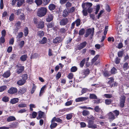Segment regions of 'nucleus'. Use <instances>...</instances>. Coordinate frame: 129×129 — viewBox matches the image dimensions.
<instances>
[{
    "label": "nucleus",
    "instance_id": "obj_55",
    "mask_svg": "<svg viewBox=\"0 0 129 129\" xmlns=\"http://www.w3.org/2000/svg\"><path fill=\"white\" fill-rule=\"evenodd\" d=\"M7 88L6 86H3L0 87V92L4 90Z\"/></svg>",
    "mask_w": 129,
    "mask_h": 129
},
{
    "label": "nucleus",
    "instance_id": "obj_13",
    "mask_svg": "<svg viewBox=\"0 0 129 129\" xmlns=\"http://www.w3.org/2000/svg\"><path fill=\"white\" fill-rule=\"evenodd\" d=\"M48 15L47 18L46 19V20L47 22H50L52 21L53 18V16L51 14H49Z\"/></svg>",
    "mask_w": 129,
    "mask_h": 129
},
{
    "label": "nucleus",
    "instance_id": "obj_31",
    "mask_svg": "<svg viewBox=\"0 0 129 129\" xmlns=\"http://www.w3.org/2000/svg\"><path fill=\"white\" fill-rule=\"evenodd\" d=\"M74 22L77 26H78L80 25L81 20L80 19H78Z\"/></svg>",
    "mask_w": 129,
    "mask_h": 129
},
{
    "label": "nucleus",
    "instance_id": "obj_26",
    "mask_svg": "<svg viewBox=\"0 0 129 129\" xmlns=\"http://www.w3.org/2000/svg\"><path fill=\"white\" fill-rule=\"evenodd\" d=\"M37 35L40 38H41L44 36V33L43 31H39L38 32Z\"/></svg>",
    "mask_w": 129,
    "mask_h": 129
},
{
    "label": "nucleus",
    "instance_id": "obj_52",
    "mask_svg": "<svg viewBox=\"0 0 129 129\" xmlns=\"http://www.w3.org/2000/svg\"><path fill=\"white\" fill-rule=\"evenodd\" d=\"M6 30L4 29L1 31L2 37L4 38L6 35Z\"/></svg>",
    "mask_w": 129,
    "mask_h": 129
},
{
    "label": "nucleus",
    "instance_id": "obj_23",
    "mask_svg": "<svg viewBox=\"0 0 129 129\" xmlns=\"http://www.w3.org/2000/svg\"><path fill=\"white\" fill-rule=\"evenodd\" d=\"M56 121L58 122H62L61 120L59 118H56L55 117H54L53 118L52 120V122Z\"/></svg>",
    "mask_w": 129,
    "mask_h": 129
},
{
    "label": "nucleus",
    "instance_id": "obj_34",
    "mask_svg": "<svg viewBox=\"0 0 129 129\" xmlns=\"http://www.w3.org/2000/svg\"><path fill=\"white\" fill-rule=\"evenodd\" d=\"M33 87L31 91V94H33L36 88V86L33 83Z\"/></svg>",
    "mask_w": 129,
    "mask_h": 129
},
{
    "label": "nucleus",
    "instance_id": "obj_38",
    "mask_svg": "<svg viewBox=\"0 0 129 129\" xmlns=\"http://www.w3.org/2000/svg\"><path fill=\"white\" fill-rule=\"evenodd\" d=\"M89 90L87 88H83L82 89L81 92L82 94H83L87 92H89Z\"/></svg>",
    "mask_w": 129,
    "mask_h": 129
},
{
    "label": "nucleus",
    "instance_id": "obj_15",
    "mask_svg": "<svg viewBox=\"0 0 129 129\" xmlns=\"http://www.w3.org/2000/svg\"><path fill=\"white\" fill-rule=\"evenodd\" d=\"M50 11L54 10L56 8V6L55 5L51 4H49L48 7Z\"/></svg>",
    "mask_w": 129,
    "mask_h": 129
},
{
    "label": "nucleus",
    "instance_id": "obj_39",
    "mask_svg": "<svg viewBox=\"0 0 129 129\" xmlns=\"http://www.w3.org/2000/svg\"><path fill=\"white\" fill-rule=\"evenodd\" d=\"M85 59L84 58L81 61L80 64V66L82 68L83 67L85 63Z\"/></svg>",
    "mask_w": 129,
    "mask_h": 129
},
{
    "label": "nucleus",
    "instance_id": "obj_48",
    "mask_svg": "<svg viewBox=\"0 0 129 129\" xmlns=\"http://www.w3.org/2000/svg\"><path fill=\"white\" fill-rule=\"evenodd\" d=\"M16 56V55L15 54H13L10 57V61L13 60Z\"/></svg>",
    "mask_w": 129,
    "mask_h": 129
},
{
    "label": "nucleus",
    "instance_id": "obj_32",
    "mask_svg": "<svg viewBox=\"0 0 129 129\" xmlns=\"http://www.w3.org/2000/svg\"><path fill=\"white\" fill-rule=\"evenodd\" d=\"M128 63L127 62H125L123 65V68L124 70H126L128 68Z\"/></svg>",
    "mask_w": 129,
    "mask_h": 129
},
{
    "label": "nucleus",
    "instance_id": "obj_8",
    "mask_svg": "<svg viewBox=\"0 0 129 129\" xmlns=\"http://www.w3.org/2000/svg\"><path fill=\"white\" fill-rule=\"evenodd\" d=\"M108 119L110 121H112L115 118V116L111 112H109L108 114Z\"/></svg>",
    "mask_w": 129,
    "mask_h": 129
},
{
    "label": "nucleus",
    "instance_id": "obj_12",
    "mask_svg": "<svg viewBox=\"0 0 129 129\" xmlns=\"http://www.w3.org/2000/svg\"><path fill=\"white\" fill-rule=\"evenodd\" d=\"M44 22L43 21H40L38 23L37 25V28H38L42 29L44 27Z\"/></svg>",
    "mask_w": 129,
    "mask_h": 129
},
{
    "label": "nucleus",
    "instance_id": "obj_40",
    "mask_svg": "<svg viewBox=\"0 0 129 129\" xmlns=\"http://www.w3.org/2000/svg\"><path fill=\"white\" fill-rule=\"evenodd\" d=\"M44 115V113L42 112L41 111H39V119L42 118V116Z\"/></svg>",
    "mask_w": 129,
    "mask_h": 129
},
{
    "label": "nucleus",
    "instance_id": "obj_51",
    "mask_svg": "<svg viewBox=\"0 0 129 129\" xmlns=\"http://www.w3.org/2000/svg\"><path fill=\"white\" fill-rule=\"evenodd\" d=\"M77 70V67H76L74 66L72 67L71 69V71L72 72H76Z\"/></svg>",
    "mask_w": 129,
    "mask_h": 129
},
{
    "label": "nucleus",
    "instance_id": "obj_44",
    "mask_svg": "<svg viewBox=\"0 0 129 129\" xmlns=\"http://www.w3.org/2000/svg\"><path fill=\"white\" fill-rule=\"evenodd\" d=\"M38 56L39 55L37 53H35L34 54L31 55L30 57V58L32 59L38 57Z\"/></svg>",
    "mask_w": 129,
    "mask_h": 129
},
{
    "label": "nucleus",
    "instance_id": "obj_54",
    "mask_svg": "<svg viewBox=\"0 0 129 129\" xmlns=\"http://www.w3.org/2000/svg\"><path fill=\"white\" fill-rule=\"evenodd\" d=\"M116 71V69L114 67H113L111 69V73L112 74H115Z\"/></svg>",
    "mask_w": 129,
    "mask_h": 129
},
{
    "label": "nucleus",
    "instance_id": "obj_5",
    "mask_svg": "<svg viewBox=\"0 0 129 129\" xmlns=\"http://www.w3.org/2000/svg\"><path fill=\"white\" fill-rule=\"evenodd\" d=\"M94 121L92 120H89L88 122L87 126L89 128H97V125L94 124Z\"/></svg>",
    "mask_w": 129,
    "mask_h": 129
},
{
    "label": "nucleus",
    "instance_id": "obj_36",
    "mask_svg": "<svg viewBox=\"0 0 129 129\" xmlns=\"http://www.w3.org/2000/svg\"><path fill=\"white\" fill-rule=\"evenodd\" d=\"M35 2L37 6L40 5L42 3V0H35Z\"/></svg>",
    "mask_w": 129,
    "mask_h": 129
},
{
    "label": "nucleus",
    "instance_id": "obj_29",
    "mask_svg": "<svg viewBox=\"0 0 129 129\" xmlns=\"http://www.w3.org/2000/svg\"><path fill=\"white\" fill-rule=\"evenodd\" d=\"M92 6V4L90 3H86V7L85 8H87V10L90 8Z\"/></svg>",
    "mask_w": 129,
    "mask_h": 129
},
{
    "label": "nucleus",
    "instance_id": "obj_21",
    "mask_svg": "<svg viewBox=\"0 0 129 129\" xmlns=\"http://www.w3.org/2000/svg\"><path fill=\"white\" fill-rule=\"evenodd\" d=\"M10 73L9 71H7L3 75V76L5 78H8L9 77L10 75Z\"/></svg>",
    "mask_w": 129,
    "mask_h": 129
},
{
    "label": "nucleus",
    "instance_id": "obj_16",
    "mask_svg": "<svg viewBox=\"0 0 129 129\" xmlns=\"http://www.w3.org/2000/svg\"><path fill=\"white\" fill-rule=\"evenodd\" d=\"M19 100L18 98H14L11 100L10 102L12 104H14L18 103Z\"/></svg>",
    "mask_w": 129,
    "mask_h": 129
},
{
    "label": "nucleus",
    "instance_id": "obj_18",
    "mask_svg": "<svg viewBox=\"0 0 129 129\" xmlns=\"http://www.w3.org/2000/svg\"><path fill=\"white\" fill-rule=\"evenodd\" d=\"M108 79L110 80L108 82V83L110 85L111 87H112L113 85L114 79L112 77H111Z\"/></svg>",
    "mask_w": 129,
    "mask_h": 129
},
{
    "label": "nucleus",
    "instance_id": "obj_14",
    "mask_svg": "<svg viewBox=\"0 0 129 129\" xmlns=\"http://www.w3.org/2000/svg\"><path fill=\"white\" fill-rule=\"evenodd\" d=\"M61 40V39L60 37H57L53 40V42L55 44H57L60 42Z\"/></svg>",
    "mask_w": 129,
    "mask_h": 129
},
{
    "label": "nucleus",
    "instance_id": "obj_9",
    "mask_svg": "<svg viewBox=\"0 0 129 129\" xmlns=\"http://www.w3.org/2000/svg\"><path fill=\"white\" fill-rule=\"evenodd\" d=\"M17 91V89L16 88L12 87L10 88L8 91V92L9 93L12 94L16 93Z\"/></svg>",
    "mask_w": 129,
    "mask_h": 129
},
{
    "label": "nucleus",
    "instance_id": "obj_58",
    "mask_svg": "<svg viewBox=\"0 0 129 129\" xmlns=\"http://www.w3.org/2000/svg\"><path fill=\"white\" fill-rule=\"evenodd\" d=\"M72 114H67V115L66 118L68 120L70 119L72 117Z\"/></svg>",
    "mask_w": 129,
    "mask_h": 129
},
{
    "label": "nucleus",
    "instance_id": "obj_22",
    "mask_svg": "<svg viewBox=\"0 0 129 129\" xmlns=\"http://www.w3.org/2000/svg\"><path fill=\"white\" fill-rule=\"evenodd\" d=\"M89 73L90 70L88 69H87L83 70V73L85 76L88 75Z\"/></svg>",
    "mask_w": 129,
    "mask_h": 129
},
{
    "label": "nucleus",
    "instance_id": "obj_59",
    "mask_svg": "<svg viewBox=\"0 0 129 129\" xmlns=\"http://www.w3.org/2000/svg\"><path fill=\"white\" fill-rule=\"evenodd\" d=\"M111 100L110 99H106L105 100V103L106 104L109 105L111 102Z\"/></svg>",
    "mask_w": 129,
    "mask_h": 129
},
{
    "label": "nucleus",
    "instance_id": "obj_35",
    "mask_svg": "<svg viewBox=\"0 0 129 129\" xmlns=\"http://www.w3.org/2000/svg\"><path fill=\"white\" fill-rule=\"evenodd\" d=\"M18 124L17 122H15L10 125L11 127L12 128H16L17 127Z\"/></svg>",
    "mask_w": 129,
    "mask_h": 129
},
{
    "label": "nucleus",
    "instance_id": "obj_19",
    "mask_svg": "<svg viewBox=\"0 0 129 129\" xmlns=\"http://www.w3.org/2000/svg\"><path fill=\"white\" fill-rule=\"evenodd\" d=\"M51 123L50 126V128L51 129L54 128L57 125V124L56 123L54 122L53 121L52 122V120H51Z\"/></svg>",
    "mask_w": 129,
    "mask_h": 129
},
{
    "label": "nucleus",
    "instance_id": "obj_43",
    "mask_svg": "<svg viewBox=\"0 0 129 129\" xmlns=\"http://www.w3.org/2000/svg\"><path fill=\"white\" fill-rule=\"evenodd\" d=\"M99 55H97L95 56L93 58L92 60V63H93L94 62L96 61L98 59L99 57Z\"/></svg>",
    "mask_w": 129,
    "mask_h": 129
},
{
    "label": "nucleus",
    "instance_id": "obj_61",
    "mask_svg": "<svg viewBox=\"0 0 129 129\" xmlns=\"http://www.w3.org/2000/svg\"><path fill=\"white\" fill-rule=\"evenodd\" d=\"M50 0H44L43 2V4L45 5H47L50 2Z\"/></svg>",
    "mask_w": 129,
    "mask_h": 129
},
{
    "label": "nucleus",
    "instance_id": "obj_64",
    "mask_svg": "<svg viewBox=\"0 0 129 129\" xmlns=\"http://www.w3.org/2000/svg\"><path fill=\"white\" fill-rule=\"evenodd\" d=\"M22 10L21 9H19L17 10L16 12L17 15H19L21 14Z\"/></svg>",
    "mask_w": 129,
    "mask_h": 129
},
{
    "label": "nucleus",
    "instance_id": "obj_60",
    "mask_svg": "<svg viewBox=\"0 0 129 129\" xmlns=\"http://www.w3.org/2000/svg\"><path fill=\"white\" fill-rule=\"evenodd\" d=\"M123 47V45L122 43H119L117 46V48L119 49L122 48Z\"/></svg>",
    "mask_w": 129,
    "mask_h": 129
},
{
    "label": "nucleus",
    "instance_id": "obj_2",
    "mask_svg": "<svg viewBox=\"0 0 129 129\" xmlns=\"http://www.w3.org/2000/svg\"><path fill=\"white\" fill-rule=\"evenodd\" d=\"M27 78V75L24 74L22 76V78L21 79L19 80L17 82V84L18 85L21 86L23 85L25 82Z\"/></svg>",
    "mask_w": 129,
    "mask_h": 129
},
{
    "label": "nucleus",
    "instance_id": "obj_53",
    "mask_svg": "<svg viewBox=\"0 0 129 129\" xmlns=\"http://www.w3.org/2000/svg\"><path fill=\"white\" fill-rule=\"evenodd\" d=\"M2 100L3 101L5 102H8L9 100V98L7 96H4L2 98Z\"/></svg>",
    "mask_w": 129,
    "mask_h": 129
},
{
    "label": "nucleus",
    "instance_id": "obj_28",
    "mask_svg": "<svg viewBox=\"0 0 129 129\" xmlns=\"http://www.w3.org/2000/svg\"><path fill=\"white\" fill-rule=\"evenodd\" d=\"M89 114V111L87 110H84L82 112V115L84 116L88 115Z\"/></svg>",
    "mask_w": 129,
    "mask_h": 129
},
{
    "label": "nucleus",
    "instance_id": "obj_47",
    "mask_svg": "<svg viewBox=\"0 0 129 129\" xmlns=\"http://www.w3.org/2000/svg\"><path fill=\"white\" fill-rule=\"evenodd\" d=\"M23 35V33L22 32H20L18 33V35L17 36V38L18 39L21 38L22 37Z\"/></svg>",
    "mask_w": 129,
    "mask_h": 129
},
{
    "label": "nucleus",
    "instance_id": "obj_4",
    "mask_svg": "<svg viewBox=\"0 0 129 129\" xmlns=\"http://www.w3.org/2000/svg\"><path fill=\"white\" fill-rule=\"evenodd\" d=\"M94 28H89L86 30V31L85 35V37H87L89 35H90L91 37H92L94 33Z\"/></svg>",
    "mask_w": 129,
    "mask_h": 129
},
{
    "label": "nucleus",
    "instance_id": "obj_33",
    "mask_svg": "<svg viewBox=\"0 0 129 129\" xmlns=\"http://www.w3.org/2000/svg\"><path fill=\"white\" fill-rule=\"evenodd\" d=\"M69 13L68 11L66 10H65L63 12L62 14V16L64 17L67 16L69 14Z\"/></svg>",
    "mask_w": 129,
    "mask_h": 129
},
{
    "label": "nucleus",
    "instance_id": "obj_24",
    "mask_svg": "<svg viewBox=\"0 0 129 129\" xmlns=\"http://www.w3.org/2000/svg\"><path fill=\"white\" fill-rule=\"evenodd\" d=\"M24 70V67L21 66L19 67V69L17 71V73L19 74L21 73Z\"/></svg>",
    "mask_w": 129,
    "mask_h": 129
},
{
    "label": "nucleus",
    "instance_id": "obj_7",
    "mask_svg": "<svg viewBox=\"0 0 129 129\" xmlns=\"http://www.w3.org/2000/svg\"><path fill=\"white\" fill-rule=\"evenodd\" d=\"M68 22V20L67 18H64L60 20L59 24L61 26H64L67 24Z\"/></svg>",
    "mask_w": 129,
    "mask_h": 129
},
{
    "label": "nucleus",
    "instance_id": "obj_11",
    "mask_svg": "<svg viewBox=\"0 0 129 129\" xmlns=\"http://www.w3.org/2000/svg\"><path fill=\"white\" fill-rule=\"evenodd\" d=\"M86 44L87 43L86 41L84 42L81 43L78 45L77 48L79 50H80L82 49L85 46Z\"/></svg>",
    "mask_w": 129,
    "mask_h": 129
},
{
    "label": "nucleus",
    "instance_id": "obj_27",
    "mask_svg": "<svg viewBox=\"0 0 129 129\" xmlns=\"http://www.w3.org/2000/svg\"><path fill=\"white\" fill-rule=\"evenodd\" d=\"M26 89L25 88H23L20 89L19 91V92L22 94L26 92Z\"/></svg>",
    "mask_w": 129,
    "mask_h": 129
},
{
    "label": "nucleus",
    "instance_id": "obj_63",
    "mask_svg": "<svg viewBox=\"0 0 129 129\" xmlns=\"http://www.w3.org/2000/svg\"><path fill=\"white\" fill-rule=\"evenodd\" d=\"M5 41L4 38L1 37L0 38V44L2 43H3Z\"/></svg>",
    "mask_w": 129,
    "mask_h": 129
},
{
    "label": "nucleus",
    "instance_id": "obj_42",
    "mask_svg": "<svg viewBox=\"0 0 129 129\" xmlns=\"http://www.w3.org/2000/svg\"><path fill=\"white\" fill-rule=\"evenodd\" d=\"M87 10V8H85V9H83L82 11V12L83 15L85 16L87 15L88 14Z\"/></svg>",
    "mask_w": 129,
    "mask_h": 129
},
{
    "label": "nucleus",
    "instance_id": "obj_3",
    "mask_svg": "<svg viewBox=\"0 0 129 129\" xmlns=\"http://www.w3.org/2000/svg\"><path fill=\"white\" fill-rule=\"evenodd\" d=\"M25 0H12V5L14 6L16 1L17 2V5L18 7L21 6L24 2Z\"/></svg>",
    "mask_w": 129,
    "mask_h": 129
},
{
    "label": "nucleus",
    "instance_id": "obj_57",
    "mask_svg": "<svg viewBox=\"0 0 129 129\" xmlns=\"http://www.w3.org/2000/svg\"><path fill=\"white\" fill-rule=\"evenodd\" d=\"M104 96L108 98H110L112 97V95L109 94H105L104 95Z\"/></svg>",
    "mask_w": 129,
    "mask_h": 129
},
{
    "label": "nucleus",
    "instance_id": "obj_1",
    "mask_svg": "<svg viewBox=\"0 0 129 129\" xmlns=\"http://www.w3.org/2000/svg\"><path fill=\"white\" fill-rule=\"evenodd\" d=\"M47 11L46 8L41 7L39 8L37 12V15L39 17L44 16L46 14Z\"/></svg>",
    "mask_w": 129,
    "mask_h": 129
},
{
    "label": "nucleus",
    "instance_id": "obj_10",
    "mask_svg": "<svg viewBox=\"0 0 129 129\" xmlns=\"http://www.w3.org/2000/svg\"><path fill=\"white\" fill-rule=\"evenodd\" d=\"M88 99V97H82L78 98L75 99L76 102H81L86 101Z\"/></svg>",
    "mask_w": 129,
    "mask_h": 129
},
{
    "label": "nucleus",
    "instance_id": "obj_50",
    "mask_svg": "<svg viewBox=\"0 0 129 129\" xmlns=\"http://www.w3.org/2000/svg\"><path fill=\"white\" fill-rule=\"evenodd\" d=\"M14 17V15L13 13L11 14L9 17V20L11 21H12L13 20Z\"/></svg>",
    "mask_w": 129,
    "mask_h": 129
},
{
    "label": "nucleus",
    "instance_id": "obj_37",
    "mask_svg": "<svg viewBox=\"0 0 129 129\" xmlns=\"http://www.w3.org/2000/svg\"><path fill=\"white\" fill-rule=\"evenodd\" d=\"M45 87L46 86L44 85L41 88L39 95L40 96H41L42 94V93L44 92V90L45 88Z\"/></svg>",
    "mask_w": 129,
    "mask_h": 129
},
{
    "label": "nucleus",
    "instance_id": "obj_6",
    "mask_svg": "<svg viewBox=\"0 0 129 129\" xmlns=\"http://www.w3.org/2000/svg\"><path fill=\"white\" fill-rule=\"evenodd\" d=\"M126 97L124 95H122L120 98V107L122 108L124 105V103L125 101Z\"/></svg>",
    "mask_w": 129,
    "mask_h": 129
},
{
    "label": "nucleus",
    "instance_id": "obj_20",
    "mask_svg": "<svg viewBox=\"0 0 129 129\" xmlns=\"http://www.w3.org/2000/svg\"><path fill=\"white\" fill-rule=\"evenodd\" d=\"M47 39L46 37H44L42 40L39 41V43L41 44H44L47 42Z\"/></svg>",
    "mask_w": 129,
    "mask_h": 129
},
{
    "label": "nucleus",
    "instance_id": "obj_56",
    "mask_svg": "<svg viewBox=\"0 0 129 129\" xmlns=\"http://www.w3.org/2000/svg\"><path fill=\"white\" fill-rule=\"evenodd\" d=\"M18 106L20 108L24 107L26 106V104H25L21 103L19 104Z\"/></svg>",
    "mask_w": 129,
    "mask_h": 129
},
{
    "label": "nucleus",
    "instance_id": "obj_46",
    "mask_svg": "<svg viewBox=\"0 0 129 129\" xmlns=\"http://www.w3.org/2000/svg\"><path fill=\"white\" fill-rule=\"evenodd\" d=\"M54 24L52 22L49 23L47 25V26L48 28H52L54 26Z\"/></svg>",
    "mask_w": 129,
    "mask_h": 129
},
{
    "label": "nucleus",
    "instance_id": "obj_62",
    "mask_svg": "<svg viewBox=\"0 0 129 129\" xmlns=\"http://www.w3.org/2000/svg\"><path fill=\"white\" fill-rule=\"evenodd\" d=\"M72 4L69 2H67L65 5L67 8H69L71 7L72 6Z\"/></svg>",
    "mask_w": 129,
    "mask_h": 129
},
{
    "label": "nucleus",
    "instance_id": "obj_17",
    "mask_svg": "<svg viewBox=\"0 0 129 129\" xmlns=\"http://www.w3.org/2000/svg\"><path fill=\"white\" fill-rule=\"evenodd\" d=\"M16 120L14 116H10L8 117L7 119V121L8 122L15 120Z\"/></svg>",
    "mask_w": 129,
    "mask_h": 129
},
{
    "label": "nucleus",
    "instance_id": "obj_30",
    "mask_svg": "<svg viewBox=\"0 0 129 129\" xmlns=\"http://www.w3.org/2000/svg\"><path fill=\"white\" fill-rule=\"evenodd\" d=\"M89 98L91 99H97V97L95 94H90Z\"/></svg>",
    "mask_w": 129,
    "mask_h": 129
},
{
    "label": "nucleus",
    "instance_id": "obj_45",
    "mask_svg": "<svg viewBox=\"0 0 129 129\" xmlns=\"http://www.w3.org/2000/svg\"><path fill=\"white\" fill-rule=\"evenodd\" d=\"M28 29L27 27H26L25 28L24 30V35L25 37L26 36L28 33Z\"/></svg>",
    "mask_w": 129,
    "mask_h": 129
},
{
    "label": "nucleus",
    "instance_id": "obj_25",
    "mask_svg": "<svg viewBox=\"0 0 129 129\" xmlns=\"http://www.w3.org/2000/svg\"><path fill=\"white\" fill-rule=\"evenodd\" d=\"M27 57V56L26 54L24 55L21 57L20 59L21 61H24L26 60Z\"/></svg>",
    "mask_w": 129,
    "mask_h": 129
},
{
    "label": "nucleus",
    "instance_id": "obj_41",
    "mask_svg": "<svg viewBox=\"0 0 129 129\" xmlns=\"http://www.w3.org/2000/svg\"><path fill=\"white\" fill-rule=\"evenodd\" d=\"M113 113L114 114L115 117H117L119 115V111L115 110L113 111Z\"/></svg>",
    "mask_w": 129,
    "mask_h": 129
},
{
    "label": "nucleus",
    "instance_id": "obj_49",
    "mask_svg": "<svg viewBox=\"0 0 129 129\" xmlns=\"http://www.w3.org/2000/svg\"><path fill=\"white\" fill-rule=\"evenodd\" d=\"M24 42L23 41L20 42L18 44V45L20 48H22L24 46Z\"/></svg>",
    "mask_w": 129,
    "mask_h": 129
}]
</instances>
